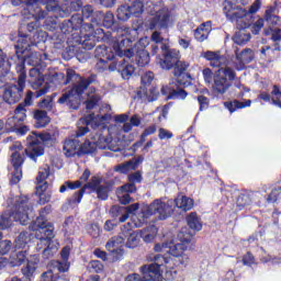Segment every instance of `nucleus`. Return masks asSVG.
Instances as JSON below:
<instances>
[{"mask_svg":"<svg viewBox=\"0 0 281 281\" xmlns=\"http://www.w3.org/2000/svg\"><path fill=\"white\" fill-rule=\"evenodd\" d=\"M160 49H162V57L159 59V65L161 69L173 68V76L177 78V82L183 87H190L192 85V76L186 72L190 64L181 61V53L176 48H168V45L161 44Z\"/></svg>","mask_w":281,"mask_h":281,"instance_id":"obj_5","label":"nucleus"},{"mask_svg":"<svg viewBox=\"0 0 281 281\" xmlns=\"http://www.w3.org/2000/svg\"><path fill=\"white\" fill-rule=\"evenodd\" d=\"M224 14H226V18L231 23H236L239 29L233 36L235 45H247V43L251 41V33L247 32V27H249V20L247 19L249 12L241 7L232 3V1L226 0L224 2Z\"/></svg>","mask_w":281,"mask_h":281,"instance_id":"obj_7","label":"nucleus"},{"mask_svg":"<svg viewBox=\"0 0 281 281\" xmlns=\"http://www.w3.org/2000/svg\"><path fill=\"white\" fill-rule=\"evenodd\" d=\"M40 109L46 111V113H54V99L52 97H46L38 102Z\"/></svg>","mask_w":281,"mask_h":281,"instance_id":"obj_51","label":"nucleus"},{"mask_svg":"<svg viewBox=\"0 0 281 281\" xmlns=\"http://www.w3.org/2000/svg\"><path fill=\"white\" fill-rule=\"evenodd\" d=\"M82 124H87L92 128L90 139L86 140L81 146V153L86 155H93L98 150H112V153H120L122 148L117 143L109 136H104V132L108 131L106 125L100 122L95 114H90L85 119H81Z\"/></svg>","mask_w":281,"mask_h":281,"instance_id":"obj_2","label":"nucleus"},{"mask_svg":"<svg viewBox=\"0 0 281 281\" xmlns=\"http://www.w3.org/2000/svg\"><path fill=\"white\" fill-rule=\"evenodd\" d=\"M94 56L98 59L94 66L98 74H111L117 69V66H115L117 57H115V53L106 47V45L97 46Z\"/></svg>","mask_w":281,"mask_h":281,"instance_id":"obj_14","label":"nucleus"},{"mask_svg":"<svg viewBox=\"0 0 281 281\" xmlns=\"http://www.w3.org/2000/svg\"><path fill=\"white\" fill-rule=\"evenodd\" d=\"M131 16H133L131 5L122 4L117 8L116 18L119 19V21L126 22L128 21V19H131Z\"/></svg>","mask_w":281,"mask_h":281,"instance_id":"obj_42","label":"nucleus"},{"mask_svg":"<svg viewBox=\"0 0 281 281\" xmlns=\"http://www.w3.org/2000/svg\"><path fill=\"white\" fill-rule=\"evenodd\" d=\"M145 212L146 209H144L137 217H134L133 222H127L121 227L124 241L126 240L125 247L128 249H135V247L139 246L142 237L134 232L133 227H144V224L148 223V217L144 216Z\"/></svg>","mask_w":281,"mask_h":281,"instance_id":"obj_12","label":"nucleus"},{"mask_svg":"<svg viewBox=\"0 0 281 281\" xmlns=\"http://www.w3.org/2000/svg\"><path fill=\"white\" fill-rule=\"evenodd\" d=\"M236 78V71L234 69L227 68H220L214 74V81H213V91L217 93V95H223L229 91V87H232V80Z\"/></svg>","mask_w":281,"mask_h":281,"instance_id":"obj_18","label":"nucleus"},{"mask_svg":"<svg viewBox=\"0 0 281 281\" xmlns=\"http://www.w3.org/2000/svg\"><path fill=\"white\" fill-rule=\"evenodd\" d=\"M27 259V250H14L11 252L10 262L12 267H21Z\"/></svg>","mask_w":281,"mask_h":281,"instance_id":"obj_34","label":"nucleus"},{"mask_svg":"<svg viewBox=\"0 0 281 281\" xmlns=\"http://www.w3.org/2000/svg\"><path fill=\"white\" fill-rule=\"evenodd\" d=\"M235 56L239 63L249 64L251 60H254V50L251 48H246L238 53V48H236Z\"/></svg>","mask_w":281,"mask_h":281,"instance_id":"obj_38","label":"nucleus"},{"mask_svg":"<svg viewBox=\"0 0 281 281\" xmlns=\"http://www.w3.org/2000/svg\"><path fill=\"white\" fill-rule=\"evenodd\" d=\"M191 241L192 233L188 232V228H182L177 235V241L164 243L162 245L156 244L154 249L158 254L149 257L153 263L140 267V272L144 273V281H161V267L170 262V257L166 256V254L173 256V258H180Z\"/></svg>","mask_w":281,"mask_h":281,"instance_id":"obj_1","label":"nucleus"},{"mask_svg":"<svg viewBox=\"0 0 281 281\" xmlns=\"http://www.w3.org/2000/svg\"><path fill=\"white\" fill-rule=\"evenodd\" d=\"M63 232L65 234L71 235L76 232V222H74V216H68L63 224Z\"/></svg>","mask_w":281,"mask_h":281,"instance_id":"obj_53","label":"nucleus"},{"mask_svg":"<svg viewBox=\"0 0 281 281\" xmlns=\"http://www.w3.org/2000/svg\"><path fill=\"white\" fill-rule=\"evenodd\" d=\"M76 32L81 29V31L89 32V27L85 29V18L80 13H76L68 20Z\"/></svg>","mask_w":281,"mask_h":281,"instance_id":"obj_40","label":"nucleus"},{"mask_svg":"<svg viewBox=\"0 0 281 281\" xmlns=\"http://www.w3.org/2000/svg\"><path fill=\"white\" fill-rule=\"evenodd\" d=\"M187 225L190 227V229H193V232H201V229H203L201 217H199L195 212L190 213L187 216Z\"/></svg>","mask_w":281,"mask_h":281,"instance_id":"obj_35","label":"nucleus"},{"mask_svg":"<svg viewBox=\"0 0 281 281\" xmlns=\"http://www.w3.org/2000/svg\"><path fill=\"white\" fill-rule=\"evenodd\" d=\"M60 32L68 38H72V41H74V38H78V36H76V33H74V32H76V29L72 26V24L69 20H66L61 23Z\"/></svg>","mask_w":281,"mask_h":281,"instance_id":"obj_43","label":"nucleus"},{"mask_svg":"<svg viewBox=\"0 0 281 281\" xmlns=\"http://www.w3.org/2000/svg\"><path fill=\"white\" fill-rule=\"evenodd\" d=\"M5 58V53L0 48V89L5 87L10 74V63Z\"/></svg>","mask_w":281,"mask_h":281,"instance_id":"obj_28","label":"nucleus"},{"mask_svg":"<svg viewBox=\"0 0 281 281\" xmlns=\"http://www.w3.org/2000/svg\"><path fill=\"white\" fill-rule=\"evenodd\" d=\"M135 168H136L135 162L127 161V162H123V164L115 166L114 170H115V172H120V175H126V173L131 172V170H135Z\"/></svg>","mask_w":281,"mask_h":281,"instance_id":"obj_49","label":"nucleus"},{"mask_svg":"<svg viewBox=\"0 0 281 281\" xmlns=\"http://www.w3.org/2000/svg\"><path fill=\"white\" fill-rule=\"evenodd\" d=\"M21 124L14 115L8 117L5 122L0 120V133H14Z\"/></svg>","mask_w":281,"mask_h":281,"instance_id":"obj_31","label":"nucleus"},{"mask_svg":"<svg viewBox=\"0 0 281 281\" xmlns=\"http://www.w3.org/2000/svg\"><path fill=\"white\" fill-rule=\"evenodd\" d=\"M128 42V40H122L119 48L115 50V54L117 56L115 63V71H119V74H121L123 80H131V78H133V75L135 74V66L130 61L131 58L135 56V49H122V45Z\"/></svg>","mask_w":281,"mask_h":281,"instance_id":"obj_10","label":"nucleus"},{"mask_svg":"<svg viewBox=\"0 0 281 281\" xmlns=\"http://www.w3.org/2000/svg\"><path fill=\"white\" fill-rule=\"evenodd\" d=\"M130 10L132 12V16L138 19L144 14V0H135L132 5H130Z\"/></svg>","mask_w":281,"mask_h":281,"instance_id":"obj_46","label":"nucleus"},{"mask_svg":"<svg viewBox=\"0 0 281 281\" xmlns=\"http://www.w3.org/2000/svg\"><path fill=\"white\" fill-rule=\"evenodd\" d=\"M12 249V241L4 239L0 241V256H5L7 254H10V250Z\"/></svg>","mask_w":281,"mask_h":281,"instance_id":"obj_62","label":"nucleus"},{"mask_svg":"<svg viewBox=\"0 0 281 281\" xmlns=\"http://www.w3.org/2000/svg\"><path fill=\"white\" fill-rule=\"evenodd\" d=\"M58 7L61 8L63 10H68V14L66 16H69V14H71V11L78 12V10L82 8V1L74 0L70 2L69 7H67V4L58 5Z\"/></svg>","mask_w":281,"mask_h":281,"instance_id":"obj_55","label":"nucleus"},{"mask_svg":"<svg viewBox=\"0 0 281 281\" xmlns=\"http://www.w3.org/2000/svg\"><path fill=\"white\" fill-rule=\"evenodd\" d=\"M89 91L90 92L87 93L88 100L86 101V109L91 111V109H94L95 104H98V102H100V97L98 94H95V88L90 87Z\"/></svg>","mask_w":281,"mask_h":281,"instance_id":"obj_41","label":"nucleus"},{"mask_svg":"<svg viewBox=\"0 0 281 281\" xmlns=\"http://www.w3.org/2000/svg\"><path fill=\"white\" fill-rule=\"evenodd\" d=\"M72 44L66 47L65 52L61 54L64 60H71V58H77L79 63H85L88 58L87 53H80L81 45L83 49H93L95 47V35L85 34L80 37H72Z\"/></svg>","mask_w":281,"mask_h":281,"instance_id":"obj_9","label":"nucleus"},{"mask_svg":"<svg viewBox=\"0 0 281 281\" xmlns=\"http://www.w3.org/2000/svg\"><path fill=\"white\" fill-rule=\"evenodd\" d=\"M87 232L92 238H98V236H100V226L98 224H89Z\"/></svg>","mask_w":281,"mask_h":281,"instance_id":"obj_64","label":"nucleus"},{"mask_svg":"<svg viewBox=\"0 0 281 281\" xmlns=\"http://www.w3.org/2000/svg\"><path fill=\"white\" fill-rule=\"evenodd\" d=\"M228 111L234 113L237 109H246V106H251V100H247L245 103L238 100L229 102L226 104Z\"/></svg>","mask_w":281,"mask_h":281,"instance_id":"obj_52","label":"nucleus"},{"mask_svg":"<svg viewBox=\"0 0 281 281\" xmlns=\"http://www.w3.org/2000/svg\"><path fill=\"white\" fill-rule=\"evenodd\" d=\"M23 64H16L18 81L4 89L3 100L7 104H16V102H21V98H23L25 80L27 78V74L23 70Z\"/></svg>","mask_w":281,"mask_h":281,"instance_id":"obj_13","label":"nucleus"},{"mask_svg":"<svg viewBox=\"0 0 281 281\" xmlns=\"http://www.w3.org/2000/svg\"><path fill=\"white\" fill-rule=\"evenodd\" d=\"M47 177H49V166L45 165L44 167L40 168L38 175L36 177L37 183H43Z\"/></svg>","mask_w":281,"mask_h":281,"instance_id":"obj_60","label":"nucleus"},{"mask_svg":"<svg viewBox=\"0 0 281 281\" xmlns=\"http://www.w3.org/2000/svg\"><path fill=\"white\" fill-rule=\"evenodd\" d=\"M124 245V237L122 235V231L120 232L119 236L112 237L106 244L105 248L109 251H112L113 249H120V246Z\"/></svg>","mask_w":281,"mask_h":281,"instance_id":"obj_45","label":"nucleus"},{"mask_svg":"<svg viewBox=\"0 0 281 281\" xmlns=\"http://www.w3.org/2000/svg\"><path fill=\"white\" fill-rule=\"evenodd\" d=\"M29 229L35 232L36 251H42V258L49 260L58 254V240L54 239V225L45 220V215H41L30 224Z\"/></svg>","mask_w":281,"mask_h":281,"instance_id":"obj_4","label":"nucleus"},{"mask_svg":"<svg viewBox=\"0 0 281 281\" xmlns=\"http://www.w3.org/2000/svg\"><path fill=\"white\" fill-rule=\"evenodd\" d=\"M207 36H210V33H207V31H204L199 26L195 29L194 38L195 41H199V43H203V41H207Z\"/></svg>","mask_w":281,"mask_h":281,"instance_id":"obj_61","label":"nucleus"},{"mask_svg":"<svg viewBox=\"0 0 281 281\" xmlns=\"http://www.w3.org/2000/svg\"><path fill=\"white\" fill-rule=\"evenodd\" d=\"M172 25H175L172 11L166 7L156 11L145 22L147 30H162L164 32H168Z\"/></svg>","mask_w":281,"mask_h":281,"instance_id":"obj_16","label":"nucleus"},{"mask_svg":"<svg viewBox=\"0 0 281 281\" xmlns=\"http://www.w3.org/2000/svg\"><path fill=\"white\" fill-rule=\"evenodd\" d=\"M41 281H65V279L54 274V270H48L42 274Z\"/></svg>","mask_w":281,"mask_h":281,"instance_id":"obj_58","label":"nucleus"},{"mask_svg":"<svg viewBox=\"0 0 281 281\" xmlns=\"http://www.w3.org/2000/svg\"><path fill=\"white\" fill-rule=\"evenodd\" d=\"M30 236L31 235L27 232L21 233L18 236V238L15 239L14 248L15 249H25L27 247V245L30 244V240H32V238Z\"/></svg>","mask_w":281,"mask_h":281,"instance_id":"obj_44","label":"nucleus"},{"mask_svg":"<svg viewBox=\"0 0 281 281\" xmlns=\"http://www.w3.org/2000/svg\"><path fill=\"white\" fill-rule=\"evenodd\" d=\"M27 109H25V103H20L14 110L13 116L18 119V122L23 124L25 122V119L27 117Z\"/></svg>","mask_w":281,"mask_h":281,"instance_id":"obj_48","label":"nucleus"},{"mask_svg":"<svg viewBox=\"0 0 281 281\" xmlns=\"http://www.w3.org/2000/svg\"><path fill=\"white\" fill-rule=\"evenodd\" d=\"M139 236L140 238H143L145 243H153V240H155V236H157V226H147L146 228L139 232Z\"/></svg>","mask_w":281,"mask_h":281,"instance_id":"obj_36","label":"nucleus"},{"mask_svg":"<svg viewBox=\"0 0 281 281\" xmlns=\"http://www.w3.org/2000/svg\"><path fill=\"white\" fill-rule=\"evenodd\" d=\"M139 210V203H134L128 206H117L114 205L112 212H128L130 214H135Z\"/></svg>","mask_w":281,"mask_h":281,"instance_id":"obj_54","label":"nucleus"},{"mask_svg":"<svg viewBox=\"0 0 281 281\" xmlns=\"http://www.w3.org/2000/svg\"><path fill=\"white\" fill-rule=\"evenodd\" d=\"M95 192H97L98 199H100L101 201H106V199H109V187L101 186L95 190Z\"/></svg>","mask_w":281,"mask_h":281,"instance_id":"obj_63","label":"nucleus"},{"mask_svg":"<svg viewBox=\"0 0 281 281\" xmlns=\"http://www.w3.org/2000/svg\"><path fill=\"white\" fill-rule=\"evenodd\" d=\"M101 25H103V27H106L108 30L115 25V15L113 14V12L109 11L105 14L102 13Z\"/></svg>","mask_w":281,"mask_h":281,"instance_id":"obj_50","label":"nucleus"},{"mask_svg":"<svg viewBox=\"0 0 281 281\" xmlns=\"http://www.w3.org/2000/svg\"><path fill=\"white\" fill-rule=\"evenodd\" d=\"M98 76L90 75L89 77H82L76 72L74 69H67L66 71V80L64 85H72V87L66 90L59 99L57 100V104H63L68 109H72V111H78L80 109V98L82 94L89 89V86L95 82Z\"/></svg>","mask_w":281,"mask_h":281,"instance_id":"obj_3","label":"nucleus"},{"mask_svg":"<svg viewBox=\"0 0 281 281\" xmlns=\"http://www.w3.org/2000/svg\"><path fill=\"white\" fill-rule=\"evenodd\" d=\"M33 117L35 120L34 126L35 128H45L52 120L49 119V115H47V111L43 110H35Z\"/></svg>","mask_w":281,"mask_h":281,"instance_id":"obj_32","label":"nucleus"},{"mask_svg":"<svg viewBox=\"0 0 281 281\" xmlns=\"http://www.w3.org/2000/svg\"><path fill=\"white\" fill-rule=\"evenodd\" d=\"M134 192H137V187L135 184L122 186L117 191L120 203H122V205H128L132 201L131 194H134Z\"/></svg>","mask_w":281,"mask_h":281,"instance_id":"obj_27","label":"nucleus"},{"mask_svg":"<svg viewBox=\"0 0 281 281\" xmlns=\"http://www.w3.org/2000/svg\"><path fill=\"white\" fill-rule=\"evenodd\" d=\"M23 147L21 146V143H15L10 147L11 150H14L11 154V164L13 166V171L11 172V186H16L19 181H21L23 177V169L21 166H23V161H25V157L23 154H21L19 150H21Z\"/></svg>","mask_w":281,"mask_h":281,"instance_id":"obj_20","label":"nucleus"},{"mask_svg":"<svg viewBox=\"0 0 281 281\" xmlns=\"http://www.w3.org/2000/svg\"><path fill=\"white\" fill-rule=\"evenodd\" d=\"M263 34L266 36H269L271 34V40L274 42V43H278L281 41V30L280 29H272L271 26L269 29H265L263 30Z\"/></svg>","mask_w":281,"mask_h":281,"instance_id":"obj_56","label":"nucleus"},{"mask_svg":"<svg viewBox=\"0 0 281 281\" xmlns=\"http://www.w3.org/2000/svg\"><path fill=\"white\" fill-rule=\"evenodd\" d=\"M11 3L12 5L25 3L31 16L35 10H41L38 5H45V10L53 12L55 16H67L69 14V10L60 8L56 0H11Z\"/></svg>","mask_w":281,"mask_h":281,"instance_id":"obj_15","label":"nucleus"},{"mask_svg":"<svg viewBox=\"0 0 281 281\" xmlns=\"http://www.w3.org/2000/svg\"><path fill=\"white\" fill-rule=\"evenodd\" d=\"M8 205H12L10 212H4L0 215V229H8L12 226V220L20 225L30 223V213L33 207L30 204L27 196H14L7 201Z\"/></svg>","mask_w":281,"mask_h":281,"instance_id":"obj_8","label":"nucleus"},{"mask_svg":"<svg viewBox=\"0 0 281 281\" xmlns=\"http://www.w3.org/2000/svg\"><path fill=\"white\" fill-rule=\"evenodd\" d=\"M32 16L36 19H45L44 27L49 32H54L58 27L57 19H65L66 16L55 15L54 12L45 11L43 9H37L32 13Z\"/></svg>","mask_w":281,"mask_h":281,"instance_id":"obj_23","label":"nucleus"},{"mask_svg":"<svg viewBox=\"0 0 281 281\" xmlns=\"http://www.w3.org/2000/svg\"><path fill=\"white\" fill-rule=\"evenodd\" d=\"M18 58H22L18 65H23V71H25V65L38 67L43 60H47V57H43V55L36 50L31 54H27V50H25L24 54L19 53Z\"/></svg>","mask_w":281,"mask_h":281,"instance_id":"obj_24","label":"nucleus"},{"mask_svg":"<svg viewBox=\"0 0 281 281\" xmlns=\"http://www.w3.org/2000/svg\"><path fill=\"white\" fill-rule=\"evenodd\" d=\"M29 76L31 78V85L35 89V98H42L45 93H49L52 86L45 82V77H43V72H41L38 66H33L30 69Z\"/></svg>","mask_w":281,"mask_h":281,"instance_id":"obj_21","label":"nucleus"},{"mask_svg":"<svg viewBox=\"0 0 281 281\" xmlns=\"http://www.w3.org/2000/svg\"><path fill=\"white\" fill-rule=\"evenodd\" d=\"M135 63L137 67H146L150 63V53L142 48L136 52Z\"/></svg>","mask_w":281,"mask_h":281,"instance_id":"obj_37","label":"nucleus"},{"mask_svg":"<svg viewBox=\"0 0 281 281\" xmlns=\"http://www.w3.org/2000/svg\"><path fill=\"white\" fill-rule=\"evenodd\" d=\"M47 142V136L45 134H37L32 132L31 135L26 138L27 147L25 148V155L36 164L38 157H43L45 155V148L43 147V143Z\"/></svg>","mask_w":281,"mask_h":281,"instance_id":"obj_19","label":"nucleus"},{"mask_svg":"<svg viewBox=\"0 0 281 281\" xmlns=\"http://www.w3.org/2000/svg\"><path fill=\"white\" fill-rule=\"evenodd\" d=\"M203 58L211 60L212 67H221V55L218 53L207 50L203 54Z\"/></svg>","mask_w":281,"mask_h":281,"instance_id":"obj_47","label":"nucleus"},{"mask_svg":"<svg viewBox=\"0 0 281 281\" xmlns=\"http://www.w3.org/2000/svg\"><path fill=\"white\" fill-rule=\"evenodd\" d=\"M180 87L186 86H181L180 83H178L177 78L176 82L173 81L172 83H169V100H186V98H188V92Z\"/></svg>","mask_w":281,"mask_h":281,"instance_id":"obj_30","label":"nucleus"},{"mask_svg":"<svg viewBox=\"0 0 281 281\" xmlns=\"http://www.w3.org/2000/svg\"><path fill=\"white\" fill-rule=\"evenodd\" d=\"M49 37V34L45 31H36L32 38L27 34L21 33L19 31L16 45H15V54L16 56H21L19 54H25V52H32V47H37L40 43H45L47 38Z\"/></svg>","mask_w":281,"mask_h":281,"instance_id":"obj_17","label":"nucleus"},{"mask_svg":"<svg viewBox=\"0 0 281 281\" xmlns=\"http://www.w3.org/2000/svg\"><path fill=\"white\" fill-rule=\"evenodd\" d=\"M38 257L36 255L32 256L24 268H22V273L30 280V278H34V273H36V269L38 267Z\"/></svg>","mask_w":281,"mask_h":281,"instance_id":"obj_33","label":"nucleus"},{"mask_svg":"<svg viewBox=\"0 0 281 281\" xmlns=\"http://www.w3.org/2000/svg\"><path fill=\"white\" fill-rule=\"evenodd\" d=\"M100 183V178L93 177L82 189L74 193L71 203H80L82 201V196H85V190H92V192H95V190L101 187Z\"/></svg>","mask_w":281,"mask_h":281,"instance_id":"obj_26","label":"nucleus"},{"mask_svg":"<svg viewBox=\"0 0 281 281\" xmlns=\"http://www.w3.org/2000/svg\"><path fill=\"white\" fill-rule=\"evenodd\" d=\"M176 207L182 212H189V210L194 207V201L186 195H178L177 199L168 200L167 202L155 200L151 204L145 207L143 216L150 218V216L157 214L159 221H166V218L172 216V212H175Z\"/></svg>","mask_w":281,"mask_h":281,"instance_id":"obj_6","label":"nucleus"},{"mask_svg":"<svg viewBox=\"0 0 281 281\" xmlns=\"http://www.w3.org/2000/svg\"><path fill=\"white\" fill-rule=\"evenodd\" d=\"M249 203H251V198H249V194L240 193L237 196V207H239V210H243V207L249 205Z\"/></svg>","mask_w":281,"mask_h":281,"instance_id":"obj_57","label":"nucleus"},{"mask_svg":"<svg viewBox=\"0 0 281 281\" xmlns=\"http://www.w3.org/2000/svg\"><path fill=\"white\" fill-rule=\"evenodd\" d=\"M71 254V249L66 246L61 249L60 256H61V261L59 260H54L50 262V267L55 269L56 271H59V273H65L69 271V255Z\"/></svg>","mask_w":281,"mask_h":281,"instance_id":"obj_25","label":"nucleus"},{"mask_svg":"<svg viewBox=\"0 0 281 281\" xmlns=\"http://www.w3.org/2000/svg\"><path fill=\"white\" fill-rule=\"evenodd\" d=\"M53 45H55V49H60V45H63V43L69 42L71 43V37H68L67 35H65L63 32L61 33H54L48 35Z\"/></svg>","mask_w":281,"mask_h":281,"instance_id":"obj_39","label":"nucleus"},{"mask_svg":"<svg viewBox=\"0 0 281 281\" xmlns=\"http://www.w3.org/2000/svg\"><path fill=\"white\" fill-rule=\"evenodd\" d=\"M89 128H91V125L86 124L85 127L78 128V131L76 132V138L65 140L64 155H66V157H75V155H78V148L80 155H85V153H82L81 150L85 144L80 145V140L78 138L87 135V133H89Z\"/></svg>","mask_w":281,"mask_h":281,"instance_id":"obj_22","label":"nucleus"},{"mask_svg":"<svg viewBox=\"0 0 281 281\" xmlns=\"http://www.w3.org/2000/svg\"><path fill=\"white\" fill-rule=\"evenodd\" d=\"M127 179L130 182L126 183L125 186H135V183H142L144 178L142 177V172L136 171V172L130 173Z\"/></svg>","mask_w":281,"mask_h":281,"instance_id":"obj_59","label":"nucleus"},{"mask_svg":"<svg viewBox=\"0 0 281 281\" xmlns=\"http://www.w3.org/2000/svg\"><path fill=\"white\" fill-rule=\"evenodd\" d=\"M81 16L83 21L90 19V22L83 23V30L88 27V34L95 36V41H102L104 38V30L100 27L102 25V11H95L93 5L87 4L81 9Z\"/></svg>","mask_w":281,"mask_h":281,"instance_id":"obj_11","label":"nucleus"},{"mask_svg":"<svg viewBox=\"0 0 281 281\" xmlns=\"http://www.w3.org/2000/svg\"><path fill=\"white\" fill-rule=\"evenodd\" d=\"M89 177H91V171L89 169H86L80 177L79 181L71 182V181H66L60 188L59 192L63 194L67 192V190H77V188H80L85 181H89Z\"/></svg>","mask_w":281,"mask_h":281,"instance_id":"obj_29","label":"nucleus"}]
</instances>
